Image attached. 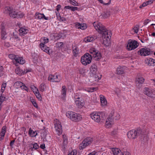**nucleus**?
<instances>
[{"mask_svg": "<svg viewBox=\"0 0 155 155\" xmlns=\"http://www.w3.org/2000/svg\"><path fill=\"white\" fill-rule=\"evenodd\" d=\"M93 25L96 30L102 35L104 43L106 46H108L110 43L111 35L110 31L108 30L100 23L94 22Z\"/></svg>", "mask_w": 155, "mask_h": 155, "instance_id": "nucleus-1", "label": "nucleus"}, {"mask_svg": "<svg viewBox=\"0 0 155 155\" xmlns=\"http://www.w3.org/2000/svg\"><path fill=\"white\" fill-rule=\"evenodd\" d=\"M120 118V115L117 113L112 111L106 120L105 123L106 127H110L113 124L114 120H117Z\"/></svg>", "mask_w": 155, "mask_h": 155, "instance_id": "nucleus-2", "label": "nucleus"}, {"mask_svg": "<svg viewBox=\"0 0 155 155\" xmlns=\"http://www.w3.org/2000/svg\"><path fill=\"white\" fill-rule=\"evenodd\" d=\"M5 12L6 14H8L11 17L13 18H21L24 15L23 14H18L12 8L9 6L5 8Z\"/></svg>", "mask_w": 155, "mask_h": 155, "instance_id": "nucleus-3", "label": "nucleus"}, {"mask_svg": "<svg viewBox=\"0 0 155 155\" xmlns=\"http://www.w3.org/2000/svg\"><path fill=\"white\" fill-rule=\"evenodd\" d=\"M140 135H141L142 137V131L140 128H138L135 130H132L128 131L127 133L128 137L130 139H134Z\"/></svg>", "mask_w": 155, "mask_h": 155, "instance_id": "nucleus-4", "label": "nucleus"}, {"mask_svg": "<svg viewBox=\"0 0 155 155\" xmlns=\"http://www.w3.org/2000/svg\"><path fill=\"white\" fill-rule=\"evenodd\" d=\"M66 116L73 121L77 122L81 119V115L71 111H68L66 114Z\"/></svg>", "mask_w": 155, "mask_h": 155, "instance_id": "nucleus-5", "label": "nucleus"}, {"mask_svg": "<svg viewBox=\"0 0 155 155\" xmlns=\"http://www.w3.org/2000/svg\"><path fill=\"white\" fill-rule=\"evenodd\" d=\"M92 58V56L91 55L88 53H86L82 56L81 62L83 64L86 65L91 63Z\"/></svg>", "mask_w": 155, "mask_h": 155, "instance_id": "nucleus-6", "label": "nucleus"}, {"mask_svg": "<svg viewBox=\"0 0 155 155\" xmlns=\"http://www.w3.org/2000/svg\"><path fill=\"white\" fill-rule=\"evenodd\" d=\"M139 45L138 43L136 41L130 39L128 41L127 48L129 51L133 50L137 48Z\"/></svg>", "mask_w": 155, "mask_h": 155, "instance_id": "nucleus-7", "label": "nucleus"}, {"mask_svg": "<svg viewBox=\"0 0 155 155\" xmlns=\"http://www.w3.org/2000/svg\"><path fill=\"white\" fill-rule=\"evenodd\" d=\"M153 51L150 49L147 48H142L138 51V53L143 56L153 54Z\"/></svg>", "mask_w": 155, "mask_h": 155, "instance_id": "nucleus-8", "label": "nucleus"}, {"mask_svg": "<svg viewBox=\"0 0 155 155\" xmlns=\"http://www.w3.org/2000/svg\"><path fill=\"white\" fill-rule=\"evenodd\" d=\"M93 141L92 138L87 137L83 141L82 143L79 145V148L80 150H83L87 146L91 144Z\"/></svg>", "mask_w": 155, "mask_h": 155, "instance_id": "nucleus-9", "label": "nucleus"}, {"mask_svg": "<svg viewBox=\"0 0 155 155\" xmlns=\"http://www.w3.org/2000/svg\"><path fill=\"white\" fill-rule=\"evenodd\" d=\"M56 133L58 135H61L62 132V126L59 121H57L54 124Z\"/></svg>", "mask_w": 155, "mask_h": 155, "instance_id": "nucleus-10", "label": "nucleus"}, {"mask_svg": "<svg viewBox=\"0 0 155 155\" xmlns=\"http://www.w3.org/2000/svg\"><path fill=\"white\" fill-rule=\"evenodd\" d=\"M144 93L152 98L155 97V91H152L148 87H145L143 90Z\"/></svg>", "mask_w": 155, "mask_h": 155, "instance_id": "nucleus-11", "label": "nucleus"}, {"mask_svg": "<svg viewBox=\"0 0 155 155\" xmlns=\"http://www.w3.org/2000/svg\"><path fill=\"white\" fill-rule=\"evenodd\" d=\"M75 102L76 105L79 108H82L84 105V101L82 98L80 97H75Z\"/></svg>", "mask_w": 155, "mask_h": 155, "instance_id": "nucleus-12", "label": "nucleus"}, {"mask_svg": "<svg viewBox=\"0 0 155 155\" xmlns=\"http://www.w3.org/2000/svg\"><path fill=\"white\" fill-rule=\"evenodd\" d=\"M112 151L114 155H130L129 152H122L118 148H112Z\"/></svg>", "mask_w": 155, "mask_h": 155, "instance_id": "nucleus-13", "label": "nucleus"}, {"mask_svg": "<svg viewBox=\"0 0 155 155\" xmlns=\"http://www.w3.org/2000/svg\"><path fill=\"white\" fill-rule=\"evenodd\" d=\"M61 79V76L59 75H50L48 78L49 81L53 82H59Z\"/></svg>", "mask_w": 155, "mask_h": 155, "instance_id": "nucleus-14", "label": "nucleus"}, {"mask_svg": "<svg viewBox=\"0 0 155 155\" xmlns=\"http://www.w3.org/2000/svg\"><path fill=\"white\" fill-rule=\"evenodd\" d=\"M91 118L97 122H99L101 120L99 113H94L91 114Z\"/></svg>", "mask_w": 155, "mask_h": 155, "instance_id": "nucleus-15", "label": "nucleus"}, {"mask_svg": "<svg viewBox=\"0 0 155 155\" xmlns=\"http://www.w3.org/2000/svg\"><path fill=\"white\" fill-rule=\"evenodd\" d=\"M1 38L2 39L5 40L7 38V33L5 31V27L2 24H1Z\"/></svg>", "mask_w": 155, "mask_h": 155, "instance_id": "nucleus-16", "label": "nucleus"}, {"mask_svg": "<svg viewBox=\"0 0 155 155\" xmlns=\"http://www.w3.org/2000/svg\"><path fill=\"white\" fill-rule=\"evenodd\" d=\"M97 36L94 35H90L84 39V41L85 42H93L94 40L97 38Z\"/></svg>", "mask_w": 155, "mask_h": 155, "instance_id": "nucleus-17", "label": "nucleus"}, {"mask_svg": "<svg viewBox=\"0 0 155 155\" xmlns=\"http://www.w3.org/2000/svg\"><path fill=\"white\" fill-rule=\"evenodd\" d=\"M30 70L26 69L23 71L22 70H21L19 68H17L15 70V72L16 73L20 76L22 74H24L28 72H30Z\"/></svg>", "mask_w": 155, "mask_h": 155, "instance_id": "nucleus-18", "label": "nucleus"}, {"mask_svg": "<svg viewBox=\"0 0 155 155\" xmlns=\"http://www.w3.org/2000/svg\"><path fill=\"white\" fill-rule=\"evenodd\" d=\"M16 58L15 60L13 61V63L16 64L15 62L17 64L18 63L20 64H23L25 63V60L22 58H20L18 56H16Z\"/></svg>", "mask_w": 155, "mask_h": 155, "instance_id": "nucleus-19", "label": "nucleus"}, {"mask_svg": "<svg viewBox=\"0 0 155 155\" xmlns=\"http://www.w3.org/2000/svg\"><path fill=\"white\" fill-rule=\"evenodd\" d=\"M35 18L38 19H41L44 18L45 20H48V17H46L43 14L40 13H36L35 14Z\"/></svg>", "mask_w": 155, "mask_h": 155, "instance_id": "nucleus-20", "label": "nucleus"}, {"mask_svg": "<svg viewBox=\"0 0 155 155\" xmlns=\"http://www.w3.org/2000/svg\"><path fill=\"white\" fill-rule=\"evenodd\" d=\"M90 70L92 74H96L97 71V66L94 64H92Z\"/></svg>", "mask_w": 155, "mask_h": 155, "instance_id": "nucleus-21", "label": "nucleus"}, {"mask_svg": "<svg viewBox=\"0 0 155 155\" xmlns=\"http://www.w3.org/2000/svg\"><path fill=\"white\" fill-rule=\"evenodd\" d=\"M6 128V126H3L2 128V131L0 133V140H2L4 138Z\"/></svg>", "mask_w": 155, "mask_h": 155, "instance_id": "nucleus-22", "label": "nucleus"}, {"mask_svg": "<svg viewBox=\"0 0 155 155\" xmlns=\"http://www.w3.org/2000/svg\"><path fill=\"white\" fill-rule=\"evenodd\" d=\"M28 31V30L23 28H20L19 30V34L20 35L24 36L27 33Z\"/></svg>", "mask_w": 155, "mask_h": 155, "instance_id": "nucleus-23", "label": "nucleus"}, {"mask_svg": "<svg viewBox=\"0 0 155 155\" xmlns=\"http://www.w3.org/2000/svg\"><path fill=\"white\" fill-rule=\"evenodd\" d=\"M73 53L74 56H77L79 53V49L77 46H74L72 47Z\"/></svg>", "mask_w": 155, "mask_h": 155, "instance_id": "nucleus-24", "label": "nucleus"}, {"mask_svg": "<svg viewBox=\"0 0 155 155\" xmlns=\"http://www.w3.org/2000/svg\"><path fill=\"white\" fill-rule=\"evenodd\" d=\"M100 101L101 104L102 105H105L106 104L107 101L104 96L102 95H101L100 96Z\"/></svg>", "mask_w": 155, "mask_h": 155, "instance_id": "nucleus-25", "label": "nucleus"}, {"mask_svg": "<svg viewBox=\"0 0 155 155\" xmlns=\"http://www.w3.org/2000/svg\"><path fill=\"white\" fill-rule=\"evenodd\" d=\"M93 56L95 60L98 61L101 58V55L100 52L98 51L97 53L93 55Z\"/></svg>", "mask_w": 155, "mask_h": 155, "instance_id": "nucleus-26", "label": "nucleus"}, {"mask_svg": "<svg viewBox=\"0 0 155 155\" xmlns=\"http://www.w3.org/2000/svg\"><path fill=\"white\" fill-rule=\"evenodd\" d=\"M63 139V148H65V146L67 144L68 140L66 136L64 134L62 135Z\"/></svg>", "mask_w": 155, "mask_h": 155, "instance_id": "nucleus-27", "label": "nucleus"}, {"mask_svg": "<svg viewBox=\"0 0 155 155\" xmlns=\"http://www.w3.org/2000/svg\"><path fill=\"white\" fill-rule=\"evenodd\" d=\"M117 73L118 74H121L124 73V70L123 67L120 66L117 70Z\"/></svg>", "mask_w": 155, "mask_h": 155, "instance_id": "nucleus-28", "label": "nucleus"}, {"mask_svg": "<svg viewBox=\"0 0 155 155\" xmlns=\"http://www.w3.org/2000/svg\"><path fill=\"white\" fill-rule=\"evenodd\" d=\"M29 134L32 137H35L37 134V132L34 131L31 128H30L29 130Z\"/></svg>", "mask_w": 155, "mask_h": 155, "instance_id": "nucleus-29", "label": "nucleus"}, {"mask_svg": "<svg viewBox=\"0 0 155 155\" xmlns=\"http://www.w3.org/2000/svg\"><path fill=\"white\" fill-rule=\"evenodd\" d=\"M139 27L138 25H136L134 28L131 30L132 33L134 32V33H137L139 31Z\"/></svg>", "mask_w": 155, "mask_h": 155, "instance_id": "nucleus-30", "label": "nucleus"}, {"mask_svg": "<svg viewBox=\"0 0 155 155\" xmlns=\"http://www.w3.org/2000/svg\"><path fill=\"white\" fill-rule=\"evenodd\" d=\"M144 81V79L142 77H139L136 79V82L138 83L143 84Z\"/></svg>", "mask_w": 155, "mask_h": 155, "instance_id": "nucleus-31", "label": "nucleus"}, {"mask_svg": "<svg viewBox=\"0 0 155 155\" xmlns=\"http://www.w3.org/2000/svg\"><path fill=\"white\" fill-rule=\"evenodd\" d=\"M110 14L109 12H104L102 14L103 18H106L110 16Z\"/></svg>", "mask_w": 155, "mask_h": 155, "instance_id": "nucleus-32", "label": "nucleus"}, {"mask_svg": "<svg viewBox=\"0 0 155 155\" xmlns=\"http://www.w3.org/2000/svg\"><path fill=\"white\" fill-rule=\"evenodd\" d=\"M98 51L96 50L94 48H91L90 49L89 51V52L93 55L97 53V52Z\"/></svg>", "mask_w": 155, "mask_h": 155, "instance_id": "nucleus-33", "label": "nucleus"}, {"mask_svg": "<svg viewBox=\"0 0 155 155\" xmlns=\"http://www.w3.org/2000/svg\"><path fill=\"white\" fill-rule=\"evenodd\" d=\"M67 90L66 88V87L65 86H63L62 87V91H61V94L63 97H65L66 95Z\"/></svg>", "mask_w": 155, "mask_h": 155, "instance_id": "nucleus-34", "label": "nucleus"}, {"mask_svg": "<svg viewBox=\"0 0 155 155\" xmlns=\"http://www.w3.org/2000/svg\"><path fill=\"white\" fill-rule=\"evenodd\" d=\"M101 121L103 122L106 118L105 114L103 112H100Z\"/></svg>", "mask_w": 155, "mask_h": 155, "instance_id": "nucleus-35", "label": "nucleus"}, {"mask_svg": "<svg viewBox=\"0 0 155 155\" xmlns=\"http://www.w3.org/2000/svg\"><path fill=\"white\" fill-rule=\"evenodd\" d=\"M2 93L0 91V105L5 100V97L2 96Z\"/></svg>", "mask_w": 155, "mask_h": 155, "instance_id": "nucleus-36", "label": "nucleus"}, {"mask_svg": "<svg viewBox=\"0 0 155 155\" xmlns=\"http://www.w3.org/2000/svg\"><path fill=\"white\" fill-rule=\"evenodd\" d=\"M84 25L78 24L76 25V26L78 27V28H81V29L84 30L86 28V27L85 26L83 25Z\"/></svg>", "mask_w": 155, "mask_h": 155, "instance_id": "nucleus-37", "label": "nucleus"}, {"mask_svg": "<svg viewBox=\"0 0 155 155\" xmlns=\"http://www.w3.org/2000/svg\"><path fill=\"white\" fill-rule=\"evenodd\" d=\"M148 64L150 66L152 64H153V65H155V60L150 58L148 61Z\"/></svg>", "mask_w": 155, "mask_h": 155, "instance_id": "nucleus-38", "label": "nucleus"}, {"mask_svg": "<svg viewBox=\"0 0 155 155\" xmlns=\"http://www.w3.org/2000/svg\"><path fill=\"white\" fill-rule=\"evenodd\" d=\"M45 87V84L44 83H42L39 86V90L40 91L42 92L43 91H44V89Z\"/></svg>", "mask_w": 155, "mask_h": 155, "instance_id": "nucleus-39", "label": "nucleus"}, {"mask_svg": "<svg viewBox=\"0 0 155 155\" xmlns=\"http://www.w3.org/2000/svg\"><path fill=\"white\" fill-rule=\"evenodd\" d=\"M63 45L62 42H59L57 43L55 46L57 48H61L63 47Z\"/></svg>", "mask_w": 155, "mask_h": 155, "instance_id": "nucleus-40", "label": "nucleus"}, {"mask_svg": "<svg viewBox=\"0 0 155 155\" xmlns=\"http://www.w3.org/2000/svg\"><path fill=\"white\" fill-rule=\"evenodd\" d=\"M46 46L43 43H41L39 45L40 47L43 51H44L45 48Z\"/></svg>", "mask_w": 155, "mask_h": 155, "instance_id": "nucleus-41", "label": "nucleus"}, {"mask_svg": "<svg viewBox=\"0 0 155 155\" xmlns=\"http://www.w3.org/2000/svg\"><path fill=\"white\" fill-rule=\"evenodd\" d=\"M15 85L20 87H22L24 84L20 81H17L15 83Z\"/></svg>", "mask_w": 155, "mask_h": 155, "instance_id": "nucleus-42", "label": "nucleus"}, {"mask_svg": "<svg viewBox=\"0 0 155 155\" xmlns=\"http://www.w3.org/2000/svg\"><path fill=\"white\" fill-rule=\"evenodd\" d=\"M36 93V96L37 97L40 101H41L42 99V97L41 95L39 93L38 91V92L36 91L35 92Z\"/></svg>", "mask_w": 155, "mask_h": 155, "instance_id": "nucleus-43", "label": "nucleus"}, {"mask_svg": "<svg viewBox=\"0 0 155 155\" xmlns=\"http://www.w3.org/2000/svg\"><path fill=\"white\" fill-rule=\"evenodd\" d=\"M16 56H16L13 54H9L8 55V57L10 59H14V60H15V58H16Z\"/></svg>", "mask_w": 155, "mask_h": 155, "instance_id": "nucleus-44", "label": "nucleus"}, {"mask_svg": "<svg viewBox=\"0 0 155 155\" xmlns=\"http://www.w3.org/2000/svg\"><path fill=\"white\" fill-rule=\"evenodd\" d=\"M97 87H91L89 88L87 91L88 92H93L94 90L96 91L97 89Z\"/></svg>", "mask_w": 155, "mask_h": 155, "instance_id": "nucleus-45", "label": "nucleus"}, {"mask_svg": "<svg viewBox=\"0 0 155 155\" xmlns=\"http://www.w3.org/2000/svg\"><path fill=\"white\" fill-rule=\"evenodd\" d=\"M92 75H91L92 78V79L94 81H96L97 80V78H98L97 75L96 74H92Z\"/></svg>", "mask_w": 155, "mask_h": 155, "instance_id": "nucleus-46", "label": "nucleus"}, {"mask_svg": "<svg viewBox=\"0 0 155 155\" xmlns=\"http://www.w3.org/2000/svg\"><path fill=\"white\" fill-rule=\"evenodd\" d=\"M77 154V151L75 150H74L70 153L68 155H76Z\"/></svg>", "mask_w": 155, "mask_h": 155, "instance_id": "nucleus-47", "label": "nucleus"}, {"mask_svg": "<svg viewBox=\"0 0 155 155\" xmlns=\"http://www.w3.org/2000/svg\"><path fill=\"white\" fill-rule=\"evenodd\" d=\"M77 154V151L75 150H74L70 153L68 155H76Z\"/></svg>", "mask_w": 155, "mask_h": 155, "instance_id": "nucleus-48", "label": "nucleus"}, {"mask_svg": "<svg viewBox=\"0 0 155 155\" xmlns=\"http://www.w3.org/2000/svg\"><path fill=\"white\" fill-rule=\"evenodd\" d=\"M70 3L71 4L73 5L78 6V3L75 1L73 0L72 1H70Z\"/></svg>", "mask_w": 155, "mask_h": 155, "instance_id": "nucleus-49", "label": "nucleus"}, {"mask_svg": "<svg viewBox=\"0 0 155 155\" xmlns=\"http://www.w3.org/2000/svg\"><path fill=\"white\" fill-rule=\"evenodd\" d=\"M32 145L33 146V148L35 149H38L39 147V146L37 143H35L34 144H32Z\"/></svg>", "mask_w": 155, "mask_h": 155, "instance_id": "nucleus-50", "label": "nucleus"}, {"mask_svg": "<svg viewBox=\"0 0 155 155\" xmlns=\"http://www.w3.org/2000/svg\"><path fill=\"white\" fill-rule=\"evenodd\" d=\"M43 41L42 43H43L44 44L45 43H47L48 42L49 39L48 38H44L43 39Z\"/></svg>", "mask_w": 155, "mask_h": 155, "instance_id": "nucleus-51", "label": "nucleus"}, {"mask_svg": "<svg viewBox=\"0 0 155 155\" xmlns=\"http://www.w3.org/2000/svg\"><path fill=\"white\" fill-rule=\"evenodd\" d=\"M44 51L49 54V48L48 47L46 46L45 48V49Z\"/></svg>", "mask_w": 155, "mask_h": 155, "instance_id": "nucleus-52", "label": "nucleus"}, {"mask_svg": "<svg viewBox=\"0 0 155 155\" xmlns=\"http://www.w3.org/2000/svg\"><path fill=\"white\" fill-rule=\"evenodd\" d=\"M32 104L35 107H38V105L36 103V102L34 101V100H33L32 101H31Z\"/></svg>", "mask_w": 155, "mask_h": 155, "instance_id": "nucleus-53", "label": "nucleus"}, {"mask_svg": "<svg viewBox=\"0 0 155 155\" xmlns=\"http://www.w3.org/2000/svg\"><path fill=\"white\" fill-rule=\"evenodd\" d=\"M147 5V3L146 2L143 3L140 6V8H142V7H145Z\"/></svg>", "mask_w": 155, "mask_h": 155, "instance_id": "nucleus-54", "label": "nucleus"}, {"mask_svg": "<svg viewBox=\"0 0 155 155\" xmlns=\"http://www.w3.org/2000/svg\"><path fill=\"white\" fill-rule=\"evenodd\" d=\"M136 84L137 87L138 88H139L142 87V84H140V83L138 84V83H136Z\"/></svg>", "mask_w": 155, "mask_h": 155, "instance_id": "nucleus-55", "label": "nucleus"}, {"mask_svg": "<svg viewBox=\"0 0 155 155\" xmlns=\"http://www.w3.org/2000/svg\"><path fill=\"white\" fill-rule=\"evenodd\" d=\"M78 8L76 7H71V10L72 11H74L76 10H78Z\"/></svg>", "mask_w": 155, "mask_h": 155, "instance_id": "nucleus-56", "label": "nucleus"}, {"mask_svg": "<svg viewBox=\"0 0 155 155\" xmlns=\"http://www.w3.org/2000/svg\"><path fill=\"white\" fill-rule=\"evenodd\" d=\"M21 89H24L27 91H28L27 87L24 84V85H23L22 87H21Z\"/></svg>", "mask_w": 155, "mask_h": 155, "instance_id": "nucleus-57", "label": "nucleus"}, {"mask_svg": "<svg viewBox=\"0 0 155 155\" xmlns=\"http://www.w3.org/2000/svg\"><path fill=\"white\" fill-rule=\"evenodd\" d=\"M31 88L32 90H35V89H34V88H35V91H36L38 92V89H37V88L35 86L33 85L31 86Z\"/></svg>", "mask_w": 155, "mask_h": 155, "instance_id": "nucleus-58", "label": "nucleus"}, {"mask_svg": "<svg viewBox=\"0 0 155 155\" xmlns=\"http://www.w3.org/2000/svg\"><path fill=\"white\" fill-rule=\"evenodd\" d=\"M15 141V140H13L11 141L10 143V146L12 147L13 145L14 144V143Z\"/></svg>", "mask_w": 155, "mask_h": 155, "instance_id": "nucleus-59", "label": "nucleus"}, {"mask_svg": "<svg viewBox=\"0 0 155 155\" xmlns=\"http://www.w3.org/2000/svg\"><path fill=\"white\" fill-rule=\"evenodd\" d=\"M58 18H59L60 20H61L62 21H65L66 19L60 16H59V17H58Z\"/></svg>", "mask_w": 155, "mask_h": 155, "instance_id": "nucleus-60", "label": "nucleus"}, {"mask_svg": "<svg viewBox=\"0 0 155 155\" xmlns=\"http://www.w3.org/2000/svg\"><path fill=\"white\" fill-rule=\"evenodd\" d=\"M153 0H149L148 1L146 2L147 3V5H148L149 4H152L153 3Z\"/></svg>", "mask_w": 155, "mask_h": 155, "instance_id": "nucleus-61", "label": "nucleus"}, {"mask_svg": "<svg viewBox=\"0 0 155 155\" xmlns=\"http://www.w3.org/2000/svg\"><path fill=\"white\" fill-rule=\"evenodd\" d=\"M71 7L72 6H70L69 5L66 6L64 7V9H70L71 10Z\"/></svg>", "mask_w": 155, "mask_h": 155, "instance_id": "nucleus-62", "label": "nucleus"}, {"mask_svg": "<svg viewBox=\"0 0 155 155\" xmlns=\"http://www.w3.org/2000/svg\"><path fill=\"white\" fill-rule=\"evenodd\" d=\"M97 152L95 151H94L91 153H89L88 155H95L97 153Z\"/></svg>", "mask_w": 155, "mask_h": 155, "instance_id": "nucleus-63", "label": "nucleus"}, {"mask_svg": "<svg viewBox=\"0 0 155 155\" xmlns=\"http://www.w3.org/2000/svg\"><path fill=\"white\" fill-rule=\"evenodd\" d=\"M61 8V5H58L56 9L57 11H58Z\"/></svg>", "mask_w": 155, "mask_h": 155, "instance_id": "nucleus-64", "label": "nucleus"}]
</instances>
